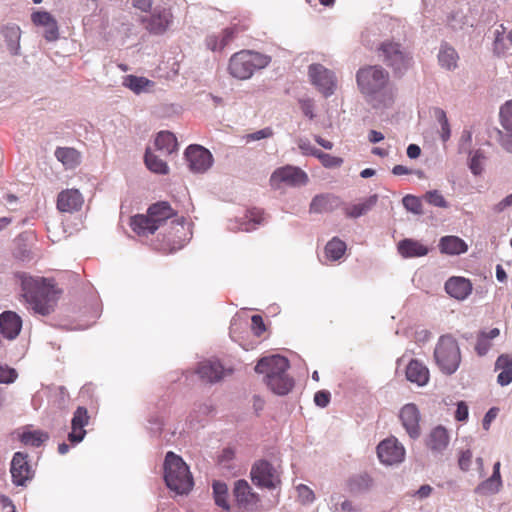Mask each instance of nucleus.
<instances>
[{
    "label": "nucleus",
    "mask_w": 512,
    "mask_h": 512,
    "mask_svg": "<svg viewBox=\"0 0 512 512\" xmlns=\"http://www.w3.org/2000/svg\"><path fill=\"white\" fill-rule=\"evenodd\" d=\"M273 130L270 127H265L261 130L255 131L253 133L246 134L243 136V139L246 143H250L252 141H259L262 139L270 138L273 136Z\"/></svg>",
    "instance_id": "nucleus-53"
},
{
    "label": "nucleus",
    "mask_w": 512,
    "mask_h": 512,
    "mask_svg": "<svg viewBox=\"0 0 512 512\" xmlns=\"http://www.w3.org/2000/svg\"><path fill=\"white\" fill-rule=\"evenodd\" d=\"M146 29L156 35L163 34L172 23V14L166 8H155L148 18H144Z\"/></svg>",
    "instance_id": "nucleus-18"
},
{
    "label": "nucleus",
    "mask_w": 512,
    "mask_h": 512,
    "mask_svg": "<svg viewBox=\"0 0 512 512\" xmlns=\"http://www.w3.org/2000/svg\"><path fill=\"white\" fill-rule=\"evenodd\" d=\"M308 175L299 167L285 166L276 169L271 175L272 183H285L290 186H304L308 183Z\"/></svg>",
    "instance_id": "nucleus-15"
},
{
    "label": "nucleus",
    "mask_w": 512,
    "mask_h": 512,
    "mask_svg": "<svg viewBox=\"0 0 512 512\" xmlns=\"http://www.w3.org/2000/svg\"><path fill=\"white\" fill-rule=\"evenodd\" d=\"M502 487V479L490 476L488 479L482 481L474 490L476 494L488 496L496 494Z\"/></svg>",
    "instance_id": "nucleus-39"
},
{
    "label": "nucleus",
    "mask_w": 512,
    "mask_h": 512,
    "mask_svg": "<svg viewBox=\"0 0 512 512\" xmlns=\"http://www.w3.org/2000/svg\"><path fill=\"white\" fill-rule=\"evenodd\" d=\"M377 454L382 463L393 465L404 460L405 449L396 438H388L379 443Z\"/></svg>",
    "instance_id": "nucleus-13"
},
{
    "label": "nucleus",
    "mask_w": 512,
    "mask_h": 512,
    "mask_svg": "<svg viewBox=\"0 0 512 512\" xmlns=\"http://www.w3.org/2000/svg\"><path fill=\"white\" fill-rule=\"evenodd\" d=\"M499 142L501 146L508 152L512 153V135L504 134L502 131L498 130Z\"/></svg>",
    "instance_id": "nucleus-64"
},
{
    "label": "nucleus",
    "mask_w": 512,
    "mask_h": 512,
    "mask_svg": "<svg viewBox=\"0 0 512 512\" xmlns=\"http://www.w3.org/2000/svg\"><path fill=\"white\" fill-rule=\"evenodd\" d=\"M331 394L329 391L321 390L315 393L314 402L317 406L325 408L330 403Z\"/></svg>",
    "instance_id": "nucleus-58"
},
{
    "label": "nucleus",
    "mask_w": 512,
    "mask_h": 512,
    "mask_svg": "<svg viewBox=\"0 0 512 512\" xmlns=\"http://www.w3.org/2000/svg\"><path fill=\"white\" fill-rule=\"evenodd\" d=\"M449 25L454 30L463 29L465 25H468V19L463 15L462 12H455L449 18Z\"/></svg>",
    "instance_id": "nucleus-56"
},
{
    "label": "nucleus",
    "mask_w": 512,
    "mask_h": 512,
    "mask_svg": "<svg viewBox=\"0 0 512 512\" xmlns=\"http://www.w3.org/2000/svg\"><path fill=\"white\" fill-rule=\"evenodd\" d=\"M185 158L191 171L203 173L213 164V156L209 150L200 145H190L185 150Z\"/></svg>",
    "instance_id": "nucleus-12"
},
{
    "label": "nucleus",
    "mask_w": 512,
    "mask_h": 512,
    "mask_svg": "<svg viewBox=\"0 0 512 512\" xmlns=\"http://www.w3.org/2000/svg\"><path fill=\"white\" fill-rule=\"evenodd\" d=\"M213 494L217 506L223 508L224 510L230 509L228 501V487L225 483L215 481L213 483Z\"/></svg>",
    "instance_id": "nucleus-41"
},
{
    "label": "nucleus",
    "mask_w": 512,
    "mask_h": 512,
    "mask_svg": "<svg viewBox=\"0 0 512 512\" xmlns=\"http://www.w3.org/2000/svg\"><path fill=\"white\" fill-rule=\"evenodd\" d=\"M22 328L21 318L12 311H5L0 314V333L8 340L15 339Z\"/></svg>",
    "instance_id": "nucleus-22"
},
{
    "label": "nucleus",
    "mask_w": 512,
    "mask_h": 512,
    "mask_svg": "<svg viewBox=\"0 0 512 512\" xmlns=\"http://www.w3.org/2000/svg\"><path fill=\"white\" fill-rule=\"evenodd\" d=\"M174 215L167 202H158L148 208L147 214L135 215L131 218L132 230L140 236L153 234L159 227Z\"/></svg>",
    "instance_id": "nucleus-6"
},
{
    "label": "nucleus",
    "mask_w": 512,
    "mask_h": 512,
    "mask_svg": "<svg viewBox=\"0 0 512 512\" xmlns=\"http://www.w3.org/2000/svg\"><path fill=\"white\" fill-rule=\"evenodd\" d=\"M296 143L303 155L316 157L317 153L319 152V149L315 148L311 144L310 140L306 137H299L296 140Z\"/></svg>",
    "instance_id": "nucleus-52"
},
{
    "label": "nucleus",
    "mask_w": 512,
    "mask_h": 512,
    "mask_svg": "<svg viewBox=\"0 0 512 512\" xmlns=\"http://www.w3.org/2000/svg\"><path fill=\"white\" fill-rule=\"evenodd\" d=\"M155 152L168 156L177 151L178 143L175 135L169 131H161L154 142Z\"/></svg>",
    "instance_id": "nucleus-26"
},
{
    "label": "nucleus",
    "mask_w": 512,
    "mask_h": 512,
    "mask_svg": "<svg viewBox=\"0 0 512 512\" xmlns=\"http://www.w3.org/2000/svg\"><path fill=\"white\" fill-rule=\"evenodd\" d=\"M44 37L47 41H55L59 37L58 26L56 20L51 22L48 26L44 27Z\"/></svg>",
    "instance_id": "nucleus-61"
},
{
    "label": "nucleus",
    "mask_w": 512,
    "mask_h": 512,
    "mask_svg": "<svg viewBox=\"0 0 512 512\" xmlns=\"http://www.w3.org/2000/svg\"><path fill=\"white\" fill-rule=\"evenodd\" d=\"M484 154L481 150H476L471 152V157L469 160V168L474 175H480L483 171V160Z\"/></svg>",
    "instance_id": "nucleus-48"
},
{
    "label": "nucleus",
    "mask_w": 512,
    "mask_h": 512,
    "mask_svg": "<svg viewBox=\"0 0 512 512\" xmlns=\"http://www.w3.org/2000/svg\"><path fill=\"white\" fill-rule=\"evenodd\" d=\"M55 157L66 169H74L81 163V154L71 147H58Z\"/></svg>",
    "instance_id": "nucleus-33"
},
{
    "label": "nucleus",
    "mask_w": 512,
    "mask_h": 512,
    "mask_svg": "<svg viewBox=\"0 0 512 512\" xmlns=\"http://www.w3.org/2000/svg\"><path fill=\"white\" fill-rule=\"evenodd\" d=\"M441 253L447 255H459L468 250L467 244L457 236H444L439 241Z\"/></svg>",
    "instance_id": "nucleus-30"
},
{
    "label": "nucleus",
    "mask_w": 512,
    "mask_h": 512,
    "mask_svg": "<svg viewBox=\"0 0 512 512\" xmlns=\"http://www.w3.org/2000/svg\"><path fill=\"white\" fill-rule=\"evenodd\" d=\"M235 29L226 28L218 34H210L205 39L206 47L211 51L223 50L234 38Z\"/></svg>",
    "instance_id": "nucleus-28"
},
{
    "label": "nucleus",
    "mask_w": 512,
    "mask_h": 512,
    "mask_svg": "<svg viewBox=\"0 0 512 512\" xmlns=\"http://www.w3.org/2000/svg\"><path fill=\"white\" fill-rule=\"evenodd\" d=\"M122 85L135 94L151 92L155 83L143 76L127 75L123 77Z\"/></svg>",
    "instance_id": "nucleus-29"
},
{
    "label": "nucleus",
    "mask_w": 512,
    "mask_h": 512,
    "mask_svg": "<svg viewBox=\"0 0 512 512\" xmlns=\"http://www.w3.org/2000/svg\"><path fill=\"white\" fill-rule=\"evenodd\" d=\"M233 496L238 507L244 511L254 512L261 507V500L246 480H237L234 483Z\"/></svg>",
    "instance_id": "nucleus-11"
},
{
    "label": "nucleus",
    "mask_w": 512,
    "mask_h": 512,
    "mask_svg": "<svg viewBox=\"0 0 512 512\" xmlns=\"http://www.w3.org/2000/svg\"><path fill=\"white\" fill-rule=\"evenodd\" d=\"M55 19L46 11H37L32 14V21L35 25L46 27Z\"/></svg>",
    "instance_id": "nucleus-55"
},
{
    "label": "nucleus",
    "mask_w": 512,
    "mask_h": 512,
    "mask_svg": "<svg viewBox=\"0 0 512 512\" xmlns=\"http://www.w3.org/2000/svg\"><path fill=\"white\" fill-rule=\"evenodd\" d=\"M356 81L360 92L372 108L382 110L393 105L395 89L383 67L374 65L360 68L356 74Z\"/></svg>",
    "instance_id": "nucleus-1"
},
{
    "label": "nucleus",
    "mask_w": 512,
    "mask_h": 512,
    "mask_svg": "<svg viewBox=\"0 0 512 512\" xmlns=\"http://www.w3.org/2000/svg\"><path fill=\"white\" fill-rule=\"evenodd\" d=\"M449 434L443 426H437L429 433L426 445L435 455L442 454L449 445Z\"/></svg>",
    "instance_id": "nucleus-24"
},
{
    "label": "nucleus",
    "mask_w": 512,
    "mask_h": 512,
    "mask_svg": "<svg viewBox=\"0 0 512 512\" xmlns=\"http://www.w3.org/2000/svg\"><path fill=\"white\" fill-rule=\"evenodd\" d=\"M472 463V452L470 449H466L460 452L458 465L462 471H468Z\"/></svg>",
    "instance_id": "nucleus-57"
},
{
    "label": "nucleus",
    "mask_w": 512,
    "mask_h": 512,
    "mask_svg": "<svg viewBox=\"0 0 512 512\" xmlns=\"http://www.w3.org/2000/svg\"><path fill=\"white\" fill-rule=\"evenodd\" d=\"M379 57L395 73H403L409 69L412 64L410 52L400 43L386 41L379 49Z\"/></svg>",
    "instance_id": "nucleus-8"
},
{
    "label": "nucleus",
    "mask_w": 512,
    "mask_h": 512,
    "mask_svg": "<svg viewBox=\"0 0 512 512\" xmlns=\"http://www.w3.org/2000/svg\"><path fill=\"white\" fill-rule=\"evenodd\" d=\"M499 116L502 128L512 135V101H507L501 106Z\"/></svg>",
    "instance_id": "nucleus-45"
},
{
    "label": "nucleus",
    "mask_w": 512,
    "mask_h": 512,
    "mask_svg": "<svg viewBox=\"0 0 512 512\" xmlns=\"http://www.w3.org/2000/svg\"><path fill=\"white\" fill-rule=\"evenodd\" d=\"M23 297L31 309L40 315H48L54 310L57 291L52 280L26 276L22 279Z\"/></svg>",
    "instance_id": "nucleus-2"
},
{
    "label": "nucleus",
    "mask_w": 512,
    "mask_h": 512,
    "mask_svg": "<svg viewBox=\"0 0 512 512\" xmlns=\"http://www.w3.org/2000/svg\"><path fill=\"white\" fill-rule=\"evenodd\" d=\"M346 251V244L337 237L332 238L325 246L326 257L331 261L339 260Z\"/></svg>",
    "instance_id": "nucleus-40"
},
{
    "label": "nucleus",
    "mask_w": 512,
    "mask_h": 512,
    "mask_svg": "<svg viewBox=\"0 0 512 512\" xmlns=\"http://www.w3.org/2000/svg\"><path fill=\"white\" fill-rule=\"evenodd\" d=\"M373 486V479L367 473L353 475L347 481V488L352 494H363Z\"/></svg>",
    "instance_id": "nucleus-35"
},
{
    "label": "nucleus",
    "mask_w": 512,
    "mask_h": 512,
    "mask_svg": "<svg viewBox=\"0 0 512 512\" xmlns=\"http://www.w3.org/2000/svg\"><path fill=\"white\" fill-rule=\"evenodd\" d=\"M250 474L252 482L260 488L275 489L281 482L278 471L266 460L256 462Z\"/></svg>",
    "instance_id": "nucleus-10"
},
{
    "label": "nucleus",
    "mask_w": 512,
    "mask_h": 512,
    "mask_svg": "<svg viewBox=\"0 0 512 512\" xmlns=\"http://www.w3.org/2000/svg\"><path fill=\"white\" fill-rule=\"evenodd\" d=\"M231 368H225L217 359L204 360L198 364L196 373L203 381L216 383L232 374Z\"/></svg>",
    "instance_id": "nucleus-14"
},
{
    "label": "nucleus",
    "mask_w": 512,
    "mask_h": 512,
    "mask_svg": "<svg viewBox=\"0 0 512 512\" xmlns=\"http://www.w3.org/2000/svg\"><path fill=\"white\" fill-rule=\"evenodd\" d=\"M338 204V198L330 194L316 195L310 203V213H326Z\"/></svg>",
    "instance_id": "nucleus-34"
},
{
    "label": "nucleus",
    "mask_w": 512,
    "mask_h": 512,
    "mask_svg": "<svg viewBox=\"0 0 512 512\" xmlns=\"http://www.w3.org/2000/svg\"><path fill=\"white\" fill-rule=\"evenodd\" d=\"M171 225H172V230L174 231L175 235H178V234H183L184 236L187 235L186 232L188 231V228H186V222L183 217L178 218V219H173L171 221ZM187 239L188 238L185 237L184 241Z\"/></svg>",
    "instance_id": "nucleus-60"
},
{
    "label": "nucleus",
    "mask_w": 512,
    "mask_h": 512,
    "mask_svg": "<svg viewBox=\"0 0 512 512\" xmlns=\"http://www.w3.org/2000/svg\"><path fill=\"white\" fill-rule=\"evenodd\" d=\"M270 61L271 58L265 54L253 50H242L231 56L228 71L236 79L247 80L255 71L268 66Z\"/></svg>",
    "instance_id": "nucleus-5"
},
{
    "label": "nucleus",
    "mask_w": 512,
    "mask_h": 512,
    "mask_svg": "<svg viewBox=\"0 0 512 512\" xmlns=\"http://www.w3.org/2000/svg\"><path fill=\"white\" fill-rule=\"evenodd\" d=\"M28 455L16 452L13 455L10 467L12 482L16 486H25L27 481L33 477V471L27 460Z\"/></svg>",
    "instance_id": "nucleus-16"
},
{
    "label": "nucleus",
    "mask_w": 512,
    "mask_h": 512,
    "mask_svg": "<svg viewBox=\"0 0 512 512\" xmlns=\"http://www.w3.org/2000/svg\"><path fill=\"white\" fill-rule=\"evenodd\" d=\"M446 292L457 300H465L472 292V283L464 277L453 276L445 283Z\"/></svg>",
    "instance_id": "nucleus-23"
},
{
    "label": "nucleus",
    "mask_w": 512,
    "mask_h": 512,
    "mask_svg": "<svg viewBox=\"0 0 512 512\" xmlns=\"http://www.w3.org/2000/svg\"><path fill=\"white\" fill-rule=\"evenodd\" d=\"M495 369L501 370L497 376L499 385L507 386L512 382V357L506 354L500 355L496 360Z\"/></svg>",
    "instance_id": "nucleus-36"
},
{
    "label": "nucleus",
    "mask_w": 512,
    "mask_h": 512,
    "mask_svg": "<svg viewBox=\"0 0 512 512\" xmlns=\"http://www.w3.org/2000/svg\"><path fill=\"white\" fill-rule=\"evenodd\" d=\"M289 368L288 360L280 355H271L261 358L255 371L265 374L264 381L267 386L277 395H286L292 389L294 381L286 371Z\"/></svg>",
    "instance_id": "nucleus-3"
},
{
    "label": "nucleus",
    "mask_w": 512,
    "mask_h": 512,
    "mask_svg": "<svg viewBox=\"0 0 512 512\" xmlns=\"http://www.w3.org/2000/svg\"><path fill=\"white\" fill-rule=\"evenodd\" d=\"M300 107L303 112V114L310 118H314V105L313 101L311 99H302L300 100Z\"/></svg>",
    "instance_id": "nucleus-63"
},
{
    "label": "nucleus",
    "mask_w": 512,
    "mask_h": 512,
    "mask_svg": "<svg viewBox=\"0 0 512 512\" xmlns=\"http://www.w3.org/2000/svg\"><path fill=\"white\" fill-rule=\"evenodd\" d=\"M308 77L313 86L324 96L329 97L336 90L337 80L333 71L322 64L313 63L308 66Z\"/></svg>",
    "instance_id": "nucleus-9"
},
{
    "label": "nucleus",
    "mask_w": 512,
    "mask_h": 512,
    "mask_svg": "<svg viewBox=\"0 0 512 512\" xmlns=\"http://www.w3.org/2000/svg\"><path fill=\"white\" fill-rule=\"evenodd\" d=\"M164 480L167 487L179 495L189 493L194 484L189 467L173 452H168L165 457Z\"/></svg>",
    "instance_id": "nucleus-4"
},
{
    "label": "nucleus",
    "mask_w": 512,
    "mask_h": 512,
    "mask_svg": "<svg viewBox=\"0 0 512 512\" xmlns=\"http://www.w3.org/2000/svg\"><path fill=\"white\" fill-rule=\"evenodd\" d=\"M506 28L503 24L495 30V39L493 43V52L497 56L504 55L508 50L509 46L506 44L504 33Z\"/></svg>",
    "instance_id": "nucleus-44"
},
{
    "label": "nucleus",
    "mask_w": 512,
    "mask_h": 512,
    "mask_svg": "<svg viewBox=\"0 0 512 512\" xmlns=\"http://www.w3.org/2000/svg\"><path fill=\"white\" fill-rule=\"evenodd\" d=\"M398 251L404 258L422 257L428 253V248L413 239H404L398 244Z\"/></svg>",
    "instance_id": "nucleus-32"
},
{
    "label": "nucleus",
    "mask_w": 512,
    "mask_h": 512,
    "mask_svg": "<svg viewBox=\"0 0 512 512\" xmlns=\"http://www.w3.org/2000/svg\"><path fill=\"white\" fill-rule=\"evenodd\" d=\"M329 509L331 512H353L355 510L350 500L338 494L331 495Z\"/></svg>",
    "instance_id": "nucleus-42"
},
{
    "label": "nucleus",
    "mask_w": 512,
    "mask_h": 512,
    "mask_svg": "<svg viewBox=\"0 0 512 512\" xmlns=\"http://www.w3.org/2000/svg\"><path fill=\"white\" fill-rule=\"evenodd\" d=\"M84 199L77 189L61 191L57 197V208L61 212L73 213L81 209Z\"/></svg>",
    "instance_id": "nucleus-21"
},
{
    "label": "nucleus",
    "mask_w": 512,
    "mask_h": 512,
    "mask_svg": "<svg viewBox=\"0 0 512 512\" xmlns=\"http://www.w3.org/2000/svg\"><path fill=\"white\" fill-rule=\"evenodd\" d=\"M264 222L263 211L259 208L248 210L242 217L230 220L228 228L231 231L251 232Z\"/></svg>",
    "instance_id": "nucleus-17"
},
{
    "label": "nucleus",
    "mask_w": 512,
    "mask_h": 512,
    "mask_svg": "<svg viewBox=\"0 0 512 512\" xmlns=\"http://www.w3.org/2000/svg\"><path fill=\"white\" fill-rule=\"evenodd\" d=\"M296 491L298 494V499L303 505H309L314 502L315 494L308 486L299 484L296 487Z\"/></svg>",
    "instance_id": "nucleus-50"
},
{
    "label": "nucleus",
    "mask_w": 512,
    "mask_h": 512,
    "mask_svg": "<svg viewBox=\"0 0 512 512\" xmlns=\"http://www.w3.org/2000/svg\"><path fill=\"white\" fill-rule=\"evenodd\" d=\"M251 328L255 335L259 336L265 331V325L260 315H253L251 318Z\"/></svg>",
    "instance_id": "nucleus-62"
},
{
    "label": "nucleus",
    "mask_w": 512,
    "mask_h": 512,
    "mask_svg": "<svg viewBox=\"0 0 512 512\" xmlns=\"http://www.w3.org/2000/svg\"><path fill=\"white\" fill-rule=\"evenodd\" d=\"M378 202V195L373 194L359 203L349 205L345 208V215L349 218H359L367 214Z\"/></svg>",
    "instance_id": "nucleus-31"
},
{
    "label": "nucleus",
    "mask_w": 512,
    "mask_h": 512,
    "mask_svg": "<svg viewBox=\"0 0 512 512\" xmlns=\"http://www.w3.org/2000/svg\"><path fill=\"white\" fill-rule=\"evenodd\" d=\"M89 415L85 407L79 406L75 410L71 420V432L68 434V440L72 444H78L83 441L86 435L84 429L89 424Z\"/></svg>",
    "instance_id": "nucleus-20"
},
{
    "label": "nucleus",
    "mask_w": 512,
    "mask_h": 512,
    "mask_svg": "<svg viewBox=\"0 0 512 512\" xmlns=\"http://www.w3.org/2000/svg\"><path fill=\"white\" fill-rule=\"evenodd\" d=\"M399 417L408 435L412 439L418 438L420 436V412L417 406L413 403L404 405L400 410Z\"/></svg>",
    "instance_id": "nucleus-19"
},
{
    "label": "nucleus",
    "mask_w": 512,
    "mask_h": 512,
    "mask_svg": "<svg viewBox=\"0 0 512 512\" xmlns=\"http://www.w3.org/2000/svg\"><path fill=\"white\" fill-rule=\"evenodd\" d=\"M316 158L320 160V162L325 168H336L340 167L343 164L342 158L333 156L328 153H324L320 150L317 153Z\"/></svg>",
    "instance_id": "nucleus-49"
},
{
    "label": "nucleus",
    "mask_w": 512,
    "mask_h": 512,
    "mask_svg": "<svg viewBox=\"0 0 512 512\" xmlns=\"http://www.w3.org/2000/svg\"><path fill=\"white\" fill-rule=\"evenodd\" d=\"M435 117L441 126V140L447 142L451 136V129L445 111L440 108L435 109Z\"/></svg>",
    "instance_id": "nucleus-46"
},
{
    "label": "nucleus",
    "mask_w": 512,
    "mask_h": 512,
    "mask_svg": "<svg viewBox=\"0 0 512 512\" xmlns=\"http://www.w3.org/2000/svg\"><path fill=\"white\" fill-rule=\"evenodd\" d=\"M162 156L160 153L156 154L151 148L146 149L145 164L151 172L157 174H167L169 172L167 163L161 159Z\"/></svg>",
    "instance_id": "nucleus-38"
},
{
    "label": "nucleus",
    "mask_w": 512,
    "mask_h": 512,
    "mask_svg": "<svg viewBox=\"0 0 512 512\" xmlns=\"http://www.w3.org/2000/svg\"><path fill=\"white\" fill-rule=\"evenodd\" d=\"M425 199L429 204H431L435 207H440V208L448 207V202L445 200L443 195L438 190L428 191L425 194Z\"/></svg>",
    "instance_id": "nucleus-51"
},
{
    "label": "nucleus",
    "mask_w": 512,
    "mask_h": 512,
    "mask_svg": "<svg viewBox=\"0 0 512 512\" xmlns=\"http://www.w3.org/2000/svg\"><path fill=\"white\" fill-rule=\"evenodd\" d=\"M491 348L490 340L487 337L482 336L481 334L477 338V343L475 346V350L480 356H484L489 349Z\"/></svg>",
    "instance_id": "nucleus-59"
},
{
    "label": "nucleus",
    "mask_w": 512,
    "mask_h": 512,
    "mask_svg": "<svg viewBox=\"0 0 512 512\" xmlns=\"http://www.w3.org/2000/svg\"><path fill=\"white\" fill-rule=\"evenodd\" d=\"M17 372L15 369L2 365L0 363V383L10 384L17 379Z\"/></svg>",
    "instance_id": "nucleus-54"
},
{
    "label": "nucleus",
    "mask_w": 512,
    "mask_h": 512,
    "mask_svg": "<svg viewBox=\"0 0 512 512\" xmlns=\"http://www.w3.org/2000/svg\"><path fill=\"white\" fill-rule=\"evenodd\" d=\"M437 58L440 67L447 71H454L458 67V52L446 42L440 45Z\"/></svg>",
    "instance_id": "nucleus-25"
},
{
    "label": "nucleus",
    "mask_w": 512,
    "mask_h": 512,
    "mask_svg": "<svg viewBox=\"0 0 512 512\" xmlns=\"http://www.w3.org/2000/svg\"><path fill=\"white\" fill-rule=\"evenodd\" d=\"M406 378L418 386H424L429 380V370L418 360H411L406 368Z\"/></svg>",
    "instance_id": "nucleus-27"
},
{
    "label": "nucleus",
    "mask_w": 512,
    "mask_h": 512,
    "mask_svg": "<svg viewBox=\"0 0 512 512\" xmlns=\"http://www.w3.org/2000/svg\"><path fill=\"white\" fill-rule=\"evenodd\" d=\"M402 203L404 208L413 214L420 215L423 213L422 202L420 198L414 195H406L403 197Z\"/></svg>",
    "instance_id": "nucleus-47"
},
{
    "label": "nucleus",
    "mask_w": 512,
    "mask_h": 512,
    "mask_svg": "<svg viewBox=\"0 0 512 512\" xmlns=\"http://www.w3.org/2000/svg\"><path fill=\"white\" fill-rule=\"evenodd\" d=\"M434 360L439 370L445 375L454 374L461 363L460 347L451 335H442L434 349Z\"/></svg>",
    "instance_id": "nucleus-7"
},
{
    "label": "nucleus",
    "mask_w": 512,
    "mask_h": 512,
    "mask_svg": "<svg viewBox=\"0 0 512 512\" xmlns=\"http://www.w3.org/2000/svg\"><path fill=\"white\" fill-rule=\"evenodd\" d=\"M48 438V434L40 430L25 431L21 435V441L25 445L33 447H39L43 442L48 440Z\"/></svg>",
    "instance_id": "nucleus-43"
},
{
    "label": "nucleus",
    "mask_w": 512,
    "mask_h": 512,
    "mask_svg": "<svg viewBox=\"0 0 512 512\" xmlns=\"http://www.w3.org/2000/svg\"><path fill=\"white\" fill-rule=\"evenodd\" d=\"M2 33L9 52L12 55H18L20 52V28L16 25H7L4 27Z\"/></svg>",
    "instance_id": "nucleus-37"
}]
</instances>
